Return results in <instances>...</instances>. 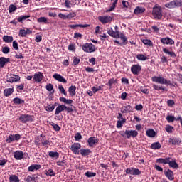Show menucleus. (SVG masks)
I'll return each instance as SVG.
<instances>
[{"label":"nucleus","mask_w":182,"mask_h":182,"mask_svg":"<svg viewBox=\"0 0 182 182\" xmlns=\"http://www.w3.org/2000/svg\"><path fill=\"white\" fill-rule=\"evenodd\" d=\"M119 134H121V136L122 137H127V139H130L131 137H137V136H139V132L136 130H125L124 131H121L119 132Z\"/></svg>","instance_id":"nucleus-1"},{"label":"nucleus","mask_w":182,"mask_h":182,"mask_svg":"<svg viewBox=\"0 0 182 182\" xmlns=\"http://www.w3.org/2000/svg\"><path fill=\"white\" fill-rule=\"evenodd\" d=\"M152 82L159 83L160 85H167L168 86H173L171 81L164 79L163 77L154 76L151 77Z\"/></svg>","instance_id":"nucleus-2"},{"label":"nucleus","mask_w":182,"mask_h":182,"mask_svg":"<svg viewBox=\"0 0 182 182\" xmlns=\"http://www.w3.org/2000/svg\"><path fill=\"white\" fill-rule=\"evenodd\" d=\"M152 15L154 19L160 20L163 18V14L161 13V7L156 5L152 10Z\"/></svg>","instance_id":"nucleus-3"},{"label":"nucleus","mask_w":182,"mask_h":182,"mask_svg":"<svg viewBox=\"0 0 182 182\" xmlns=\"http://www.w3.org/2000/svg\"><path fill=\"white\" fill-rule=\"evenodd\" d=\"M82 49L87 53H93L96 51V47L92 43H85L82 46Z\"/></svg>","instance_id":"nucleus-4"},{"label":"nucleus","mask_w":182,"mask_h":182,"mask_svg":"<svg viewBox=\"0 0 182 182\" xmlns=\"http://www.w3.org/2000/svg\"><path fill=\"white\" fill-rule=\"evenodd\" d=\"M124 172L126 173L125 176H127V174H130L131 176H140V174H141V171L134 167L127 168L125 169Z\"/></svg>","instance_id":"nucleus-5"},{"label":"nucleus","mask_w":182,"mask_h":182,"mask_svg":"<svg viewBox=\"0 0 182 182\" xmlns=\"http://www.w3.org/2000/svg\"><path fill=\"white\" fill-rule=\"evenodd\" d=\"M21 140V134H10L7 138H6V143H9V144H11L12 143L13 141H18Z\"/></svg>","instance_id":"nucleus-6"},{"label":"nucleus","mask_w":182,"mask_h":182,"mask_svg":"<svg viewBox=\"0 0 182 182\" xmlns=\"http://www.w3.org/2000/svg\"><path fill=\"white\" fill-rule=\"evenodd\" d=\"M81 149L82 145L79 143H74L70 147V150L74 154H80Z\"/></svg>","instance_id":"nucleus-7"},{"label":"nucleus","mask_w":182,"mask_h":182,"mask_svg":"<svg viewBox=\"0 0 182 182\" xmlns=\"http://www.w3.org/2000/svg\"><path fill=\"white\" fill-rule=\"evenodd\" d=\"M19 80H21V77H19V75L11 74L7 76L6 82H8L9 83H14V82H19Z\"/></svg>","instance_id":"nucleus-8"},{"label":"nucleus","mask_w":182,"mask_h":182,"mask_svg":"<svg viewBox=\"0 0 182 182\" xmlns=\"http://www.w3.org/2000/svg\"><path fill=\"white\" fill-rule=\"evenodd\" d=\"M21 123H26L27 122H33V118L32 115L29 114H21L18 118Z\"/></svg>","instance_id":"nucleus-9"},{"label":"nucleus","mask_w":182,"mask_h":182,"mask_svg":"<svg viewBox=\"0 0 182 182\" xmlns=\"http://www.w3.org/2000/svg\"><path fill=\"white\" fill-rule=\"evenodd\" d=\"M112 16H100L98 17V20L101 23H103V25H105V23H109V22H112Z\"/></svg>","instance_id":"nucleus-10"},{"label":"nucleus","mask_w":182,"mask_h":182,"mask_svg":"<svg viewBox=\"0 0 182 182\" xmlns=\"http://www.w3.org/2000/svg\"><path fill=\"white\" fill-rule=\"evenodd\" d=\"M43 73L42 72L36 73L33 75V80L34 82H36L37 83H41L42 80H43Z\"/></svg>","instance_id":"nucleus-11"},{"label":"nucleus","mask_w":182,"mask_h":182,"mask_svg":"<svg viewBox=\"0 0 182 182\" xmlns=\"http://www.w3.org/2000/svg\"><path fill=\"white\" fill-rule=\"evenodd\" d=\"M131 72L133 75H139L141 72V65L139 64L132 65L131 67Z\"/></svg>","instance_id":"nucleus-12"},{"label":"nucleus","mask_w":182,"mask_h":182,"mask_svg":"<svg viewBox=\"0 0 182 182\" xmlns=\"http://www.w3.org/2000/svg\"><path fill=\"white\" fill-rule=\"evenodd\" d=\"M99 143V139L96 136H91L87 139L89 147H95Z\"/></svg>","instance_id":"nucleus-13"},{"label":"nucleus","mask_w":182,"mask_h":182,"mask_svg":"<svg viewBox=\"0 0 182 182\" xmlns=\"http://www.w3.org/2000/svg\"><path fill=\"white\" fill-rule=\"evenodd\" d=\"M53 77L55 80H57V82L64 83V85L68 83V80H66V79H65V77H63L60 74L55 73L53 75Z\"/></svg>","instance_id":"nucleus-14"},{"label":"nucleus","mask_w":182,"mask_h":182,"mask_svg":"<svg viewBox=\"0 0 182 182\" xmlns=\"http://www.w3.org/2000/svg\"><path fill=\"white\" fill-rule=\"evenodd\" d=\"M164 175L168 178V180H171V181H173V180H174V173L171 169L165 170Z\"/></svg>","instance_id":"nucleus-15"},{"label":"nucleus","mask_w":182,"mask_h":182,"mask_svg":"<svg viewBox=\"0 0 182 182\" xmlns=\"http://www.w3.org/2000/svg\"><path fill=\"white\" fill-rule=\"evenodd\" d=\"M161 42L163 45H174V41L169 37L161 38Z\"/></svg>","instance_id":"nucleus-16"},{"label":"nucleus","mask_w":182,"mask_h":182,"mask_svg":"<svg viewBox=\"0 0 182 182\" xmlns=\"http://www.w3.org/2000/svg\"><path fill=\"white\" fill-rule=\"evenodd\" d=\"M41 144L44 147H46L47 146H50V141L46 139V136H45L43 134H41Z\"/></svg>","instance_id":"nucleus-17"},{"label":"nucleus","mask_w":182,"mask_h":182,"mask_svg":"<svg viewBox=\"0 0 182 182\" xmlns=\"http://www.w3.org/2000/svg\"><path fill=\"white\" fill-rule=\"evenodd\" d=\"M180 143H181V140L180 139V138H169L168 144H171L172 146H178Z\"/></svg>","instance_id":"nucleus-18"},{"label":"nucleus","mask_w":182,"mask_h":182,"mask_svg":"<svg viewBox=\"0 0 182 182\" xmlns=\"http://www.w3.org/2000/svg\"><path fill=\"white\" fill-rule=\"evenodd\" d=\"M11 63V58H5V57H0V68H4L6 63Z\"/></svg>","instance_id":"nucleus-19"},{"label":"nucleus","mask_w":182,"mask_h":182,"mask_svg":"<svg viewBox=\"0 0 182 182\" xmlns=\"http://www.w3.org/2000/svg\"><path fill=\"white\" fill-rule=\"evenodd\" d=\"M133 109L131 105H127L121 108V113H132Z\"/></svg>","instance_id":"nucleus-20"},{"label":"nucleus","mask_w":182,"mask_h":182,"mask_svg":"<svg viewBox=\"0 0 182 182\" xmlns=\"http://www.w3.org/2000/svg\"><path fill=\"white\" fill-rule=\"evenodd\" d=\"M60 102H63V103H65V105H70L71 107H73V109H75V106H73V100H70V99H66L63 97H60L59 98Z\"/></svg>","instance_id":"nucleus-21"},{"label":"nucleus","mask_w":182,"mask_h":182,"mask_svg":"<svg viewBox=\"0 0 182 182\" xmlns=\"http://www.w3.org/2000/svg\"><path fill=\"white\" fill-rule=\"evenodd\" d=\"M65 109H66V106L65 105H58L55 109V115L58 116V114L65 111Z\"/></svg>","instance_id":"nucleus-22"},{"label":"nucleus","mask_w":182,"mask_h":182,"mask_svg":"<svg viewBox=\"0 0 182 182\" xmlns=\"http://www.w3.org/2000/svg\"><path fill=\"white\" fill-rule=\"evenodd\" d=\"M91 153L92 151L89 149H81L80 150V154H81L82 157H86L89 156Z\"/></svg>","instance_id":"nucleus-23"},{"label":"nucleus","mask_w":182,"mask_h":182,"mask_svg":"<svg viewBox=\"0 0 182 182\" xmlns=\"http://www.w3.org/2000/svg\"><path fill=\"white\" fill-rule=\"evenodd\" d=\"M146 11V9L144 7L141 6H136L134 11V14L135 15H140L141 14H144V12Z\"/></svg>","instance_id":"nucleus-24"},{"label":"nucleus","mask_w":182,"mask_h":182,"mask_svg":"<svg viewBox=\"0 0 182 182\" xmlns=\"http://www.w3.org/2000/svg\"><path fill=\"white\" fill-rule=\"evenodd\" d=\"M41 167L42 166H41V164H32L28 168V170L29 171L33 172L40 170Z\"/></svg>","instance_id":"nucleus-25"},{"label":"nucleus","mask_w":182,"mask_h":182,"mask_svg":"<svg viewBox=\"0 0 182 182\" xmlns=\"http://www.w3.org/2000/svg\"><path fill=\"white\" fill-rule=\"evenodd\" d=\"M90 24H75V25H68V28L71 29H76V28H89Z\"/></svg>","instance_id":"nucleus-26"},{"label":"nucleus","mask_w":182,"mask_h":182,"mask_svg":"<svg viewBox=\"0 0 182 182\" xmlns=\"http://www.w3.org/2000/svg\"><path fill=\"white\" fill-rule=\"evenodd\" d=\"M14 159H16V160H22V159H23V152L22 151H15Z\"/></svg>","instance_id":"nucleus-27"},{"label":"nucleus","mask_w":182,"mask_h":182,"mask_svg":"<svg viewBox=\"0 0 182 182\" xmlns=\"http://www.w3.org/2000/svg\"><path fill=\"white\" fill-rule=\"evenodd\" d=\"M150 149L152 150H160L161 149V144L160 142H154L151 144Z\"/></svg>","instance_id":"nucleus-28"},{"label":"nucleus","mask_w":182,"mask_h":182,"mask_svg":"<svg viewBox=\"0 0 182 182\" xmlns=\"http://www.w3.org/2000/svg\"><path fill=\"white\" fill-rule=\"evenodd\" d=\"M14 92H15V90H14V88H7L4 90V96H6V97H9V96H11V95H12Z\"/></svg>","instance_id":"nucleus-29"},{"label":"nucleus","mask_w":182,"mask_h":182,"mask_svg":"<svg viewBox=\"0 0 182 182\" xmlns=\"http://www.w3.org/2000/svg\"><path fill=\"white\" fill-rule=\"evenodd\" d=\"M9 182H21V180L16 175H10Z\"/></svg>","instance_id":"nucleus-30"},{"label":"nucleus","mask_w":182,"mask_h":182,"mask_svg":"<svg viewBox=\"0 0 182 182\" xmlns=\"http://www.w3.org/2000/svg\"><path fill=\"white\" fill-rule=\"evenodd\" d=\"M169 167L171 168H178V164L176 161V159H171V162H169Z\"/></svg>","instance_id":"nucleus-31"},{"label":"nucleus","mask_w":182,"mask_h":182,"mask_svg":"<svg viewBox=\"0 0 182 182\" xmlns=\"http://www.w3.org/2000/svg\"><path fill=\"white\" fill-rule=\"evenodd\" d=\"M146 133L148 137H156V131H154V129H149L146 130Z\"/></svg>","instance_id":"nucleus-32"},{"label":"nucleus","mask_w":182,"mask_h":182,"mask_svg":"<svg viewBox=\"0 0 182 182\" xmlns=\"http://www.w3.org/2000/svg\"><path fill=\"white\" fill-rule=\"evenodd\" d=\"M68 92H69L70 96H75V95H76V86L71 85L68 88Z\"/></svg>","instance_id":"nucleus-33"},{"label":"nucleus","mask_w":182,"mask_h":182,"mask_svg":"<svg viewBox=\"0 0 182 182\" xmlns=\"http://www.w3.org/2000/svg\"><path fill=\"white\" fill-rule=\"evenodd\" d=\"M3 41L6 43H11L14 41V37L11 36H4Z\"/></svg>","instance_id":"nucleus-34"},{"label":"nucleus","mask_w":182,"mask_h":182,"mask_svg":"<svg viewBox=\"0 0 182 182\" xmlns=\"http://www.w3.org/2000/svg\"><path fill=\"white\" fill-rule=\"evenodd\" d=\"M13 102L14 105H23V103H25V100L19 97H15L13 99Z\"/></svg>","instance_id":"nucleus-35"},{"label":"nucleus","mask_w":182,"mask_h":182,"mask_svg":"<svg viewBox=\"0 0 182 182\" xmlns=\"http://www.w3.org/2000/svg\"><path fill=\"white\" fill-rule=\"evenodd\" d=\"M163 52L166 53V55H170L171 58H176L177 55H176V53L174 51H170L167 48H163Z\"/></svg>","instance_id":"nucleus-36"},{"label":"nucleus","mask_w":182,"mask_h":182,"mask_svg":"<svg viewBox=\"0 0 182 182\" xmlns=\"http://www.w3.org/2000/svg\"><path fill=\"white\" fill-rule=\"evenodd\" d=\"M38 176L35 177V176H28L24 180L26 182H36V181L38 180Z\"/></svg>","instance_id":"nucleus-37"},{"label":"nucleus","mask_w":182,"mask_h":182,"mask_svg":"<svg viewBox=\"0 0 182 182\" xmlns=\"http://www.w3.org/2000/svg\"><path fill=\"white\" fill-rule=\"evenodd\" d=\"M182 6V0H173V8H181Z\"/></svg>","instance_id":"nucleus-38"},{"label":"nucleus","mask_w":182,"mask_h":182,"mask_svg":"<svg viewBox=\"0 0 182 182\" xmlns=\"http://www.w3.org/2000/svg\"><path fill=\"white\" fill-rule=\"evenodd\" d=\"M48 156L51 159H59V154L57 151H50Z\"/></svg>","instance_id":"nucleus-39"},{"label":"nucleus","mask_w":182,"mask_h":182,"mask_svg":"<svg viewBox=\"0 0 182 182\" xmlns=\"http://www.w3.org/2000/svg\"><path fill=\"white\" fill-rule=\"evenodd\" d=\"M136 59H138V60H141V61L144 62V60H147V59H149V57L147 55H144L143 54H138L136 55Z\"/></svg>","instance_id":"nucleus-40"},{"label":"nucleus","mask_w":182,"mask_h":182,"mask_svg":"<svg viewBox=\"0 0 182 182\" xmlns=\"http://www.w3.org/2000/svg\"><path fill=\"white\" fill-rule=\"evenodd\" d=\"M44 173L46 176H49L50 177H55V173L53 169H48V171L46 170Z\"/></svg>","instance_id":"nucleus-41"},{"label":"nucleus","mask_w":182,"mask_h":182,"mask_svg":"<svg viewBox=\"0 0 182 182\" xmlns=\"http://www.w3.org/2000/svg\"><path fill=\"white\" fill-rule=\"evenodd\" d=\"M165 8L168 9H174V0L171 1L165 4Z\"/></svg>","instance_id":"nucleus-42"},{"label":"nucleus","mask_w":182,"mask_h":182,"mask_svg":"<svg viewBox=\"0 0 182 182\" xmlns=\"http://www.w3.org/2000/svg\"><path fill=\"white\" fill-rule=\"evenodd\" d=\"M42 139V134L40 136H37L34 140V144L36 146H41V139Z\"/></svg>","instance_id":"nucleus-43"},{"label":"nucleus","mask_w":182,"mask_h":182,"mask_svg":"<svg viewBox=\"0 0 182 182\" xmlns=\"http://www.w3.org/2000/svg\"><path fill=\"white\" fill-rule=\"evenodd\" d=\"M28 18H31V16L30 15L21 16L17 18V21L18 22H21V23H22V22H23V21H26Z\"/></svg>","instance_id":"nucleus-44"},{"label":"nucleus","mask_w":182,"mask_h":182,"mask_svg":"<svg viewBox=\"0 0 182 182\" xmlns=\"http://www.w3.org/2000/svg\"><path fill=\"white\" fill-rule=\"evenodd\" d=\"M58 90L60 93H62V95H64V96H68V92H66V91L65 90L63 85H58Z\"/></svg>","instance_id":"nucleus-45"},{"label":"nucleus","mask_w":182,"mask_h":182,"mask_svg":"<svg viewBox=\"0 0 182 182\" xmlns=\"http://www.w3.org/2000/svg\"><path fill=\"white\" fill-rule=\"evenodd\" d=\"M152 87L155 90H163V92H164V91L167 92V90H166V88L163 87V86H159V85H156V84L152 85Z\"/></svg>","instance_id":"nucleus-46"},{"label":"nucleus","mask_w":182,"mask_h":182,"mask_svg":"<svg viewBox=\"0 0 182 182\" xmlns=\"http://www.w3.org/2000/svg\"><path fill=\"white\" fill-rule=\"evenodd\" d=\"M37 22H38V23L47 24L48 23V18L46 17H40L37 19Z\"/></svg>","instance_id":"nucleus-47"},{"label":"nucleus","mask_w":182,"mask_h":182,"mask_svg":"<svg viewBox=\"0 0 182 182\" xmlns=\"http://www.w3.org/2000/svg\"><path fill=\"white\" fill-rule=\"evenodd\" d=\"M114 83H117V80H114V78H111L108 80L107 85L109 88L112 89V86H113Z\"/></svg>","instance_id":"nucleus-48"},{"label":"nucleus","mask_w":182,"mask_h":182,"mask_svg":"<svg viewBox=\"0 0 182 182\" xmlns=\"http://www.w3.org/2000/svg\"><path fill=\"white\" fill-rule=\"evenodd\" d=\"M119 0H114L112 4V6L109 7V9L107 10V12H112V11L114 10V8H116V5L117 4V2Z\"/></svg>","instance_id":"nucleus-49"},{"label":"nucleus","mask_w":182,"mask_h":182,"mask_svg":"<svg viewBox=\"0 0 182 182\" xmlns=\"http://www.w3.org/2000/svg\"><path fill=\"white\" fill-rule=\"evenodd\" d=\"M125 122H126V119L118 120L117 122V129H122V127H123V124H124Z\"/></svg>","instance_id":"nucleus-50"},{"label":"nucleus","mask_w":182,"mask_h":182,"mask_svg":"<svg viewBox=\"0 0 182 182\" xmlns=\"http://www.w3.org/2000/svg\"><path fill=\"white\" fill-rule=\"evenodd\" d=\"M85 176H86V177H87L88 178H90L91 177H96V173L92 171H87L85 173Z\"/></svg>","instance_id":"nucleus-51"},{"label":"nucleus","mask_w":182,"mask_h":182,"mask_svg":"<svg viewBox=\"0 0 182 182\" xmlns=\"http://www.w3.org/2000/svg\"><path fill=\"white\" fill-rule=\"evenodd\" d=\"M45 109L46 112H53V110H55V105H48L45 107Z\"/></svg>","instance_id":"nucleus-52"},{"label":"nucleus","mask_w":182,"mask_h":182,"mask_svg":"<svg viewBox=\"0 0 182 182\" xmlns=\"http://www.w3.org/2000/svg\"><path fill=\"white\" fill-rule=\"evenodd\" d=\"M18 9V7L14 4H11L9 7V14H12V12H15V11Z\"/></svg>","instance_id":"nucleus-53"},{"label":"nucleus","mask_w":182,"mask_h":182,"mask_svg":"<svg viewBox=\"0 0 182 182\" xmlns=\"http://www.w3.org/2000/svg\"><path fill=\"white\" fill-rule=\"evenodd\" d=\"M142 43H144V45H146L147 46H153V42L149 39H144L142 41Z\"/></svg>","instance_id":"nucleus-54"},{"label":"nucleus","mask_w":182,"mask_h":182,"mask_svg":"<svg viewBox=\"0 0 182 182\" xmlns=\"http://www.w3.org/2000/svg\"><path fill=\"white\" fill-rule=\"evenodd\" d=\"M78 63H80V58H77V57H73V66H77Z\"/></svg>","instance_id":"nucleus-55"},{"label":"nucleus","mask_w":182,"mask_h":182,"mask_svg":"<svg viewBox=\"0 0 182 182\" xmlns=\"http://www.w3.org/2000/svg\"><path fill=\"white\" fill-rule=\"evenodd\" d=\"M50 125L53 126V127L55 132H60V127H59V125H58L53 122H51Z\"/></svg>","instance_id":"nucleus-56"},{"label":"nucleus","mask_w":182,"mask_h":182,"mask_svg":"<svg viewBox=\"0 0 182 182\" xmlns=\"http://www.w3.org/2000/svg\"><path fill=\"white\" fill-rule=\"evenodd\" d=\"M166 120L168 122V123H173V122L176 120V117H174V116L168 115L166 117Z\"/></svg>","instance_id":"nucleus-57"},{"label":"nucleus","mask_w":182,"mask_h":182,"mask_svg":"<svg viewBox=\"0 0 182 182\" xmlns=\"http://www.w3.org/2000/svg\"><path fill=\"white\" fill-rule=\"evenodd\" d=\"M74 138L75 141H79L80 140H82V134H80V132H77L75 134Z\"/></svg>","instance_id":"nucleus-58"},{"label":"nucleus","mask_w":182,"mask_h":182,"mask_svg":"<svg viewBox=\"0 0 182 182\" xmlns=\"http://www.w3.org/2000/svg\"><path fill=\"white\" fill-rule=\"evenodd\" d=\"M93 94L96 95L97 92H99V90H102V86H98V87H92V88Z\"/></svg>","instance_id":"nucleus-59"},{"label":"nucleus","mask_w":182,"mask_h":182,"mask_svg":"<svg viewBox=\"0 0 182 182\" xmlns=\"http://www.w3.org/2000/svg\"><path fill=\"white\" fill-rule=\"evenodd\" d=\"M2 52H3V53H4L5 55H8V53H9V52H11V50L9 49V47L6 46V47H4V48H2Z\"/></svg>","instance_id":"nucleus-60"},{"label":"nucleus","mask_w":182,"mask_h":182,"mask_svg":"<svg viewBox=\"0 0 182 182\" xmlns=\"http://www.w3.org/2000/svg\"><path fill=\"white\" fill-rule=\"evenodd\" d=\"M112 38H115L116 39L120 38V32L119 31H114Z\"/></svg>","instance_id":"nucleus-61"},{"label":"nucleus","mask_w":182,"mask_h":182,"mask_svg":"<svg viewBox=\"0 0 182 182\" xmlns=\"http://www.w3.org/2000/svg\"><path fill=\"white\" fill-rule=\"evenodd\" d=\"M26 31L25 29H21L19 31V36H21L22 38H25L26 36Z\"/></svg>","instance_id":"nucleus-62"},{"label":"nucleus","mask_w":182,"mask_h":182,"mask_svg":"<svg viewBox=\"0 0 182 182\" xmlns=\"http://www.w3.org/2000/svg\"><path fill=\"white\" fill-rule=\"evenodd\" d=\"M76 48L75 47V44L72 43L68 46V50L71 52H75Z\"/></svg>","instance_id":"nucleus-63"},{"label":"nucleus","mask_w":182,"mask_h":182,"mask_svg":"<svg viewBox=\"0 0 182 182\" xmlns=\"http://www.w3.org/2000/svg\"><path fill=\"white\" fill-rule=\"evenodd\" d=\"M76 16V13L72 12L67 15V19H72V18H75Z\"/></svg>","instance_id":"nucleus-64"}]
</instances>
